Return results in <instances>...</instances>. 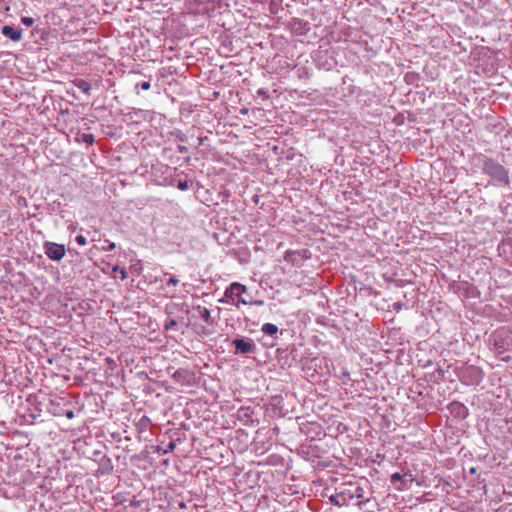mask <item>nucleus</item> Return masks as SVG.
<instances>
[{
	"mask_svg": "<svg viewBox=\"0 0 512 512\" xmlns=\"http://www.w3.org/2000/svg\"><path fill=\"white\" fill-rule=\"evenodd\" d=\"M482 172L492 178L499 185L509 186V170L494 159L484 157L482 161Z\"/></svg>",
	"mask_w": 512,
	"mask_h": 512,
	"instance_id": "1",
	"label": "nucleus"
},
{
	"mask_svg": "<svg viewBox=\"0 0 512 512\" xmlns=\"http://www.w3.org/2000/svg\"><path fill=\"white\" fill-rule=\"evenodd\" d=\"M246 293L247 287L245 285L239 282H233L225 289L224 297L221 298L219 302L231 303L239 308L241 304L246 305L249 303V300L243 296Z\"/></svg>",
	"mask_w": 512,
	"mask_h": 512,
	"instance_id": "2",
	"label": "nucleus"
},
{
	"mask_svg": "<svg viewBox=\"0 0 512 512\" xmlns=\"http://www.w3.org/2000/svg\"><path fill=\"white\" fill-rule=\"evenodd\" d=\"M45 254L50 260L60 261L65 256V246L55 242L46 241L43 244Z\"/></svg>",
	"mask_w": 512,
	"mask_h": 512,
	"instance_id": "3",
	"label": "nucleus"
},
{
	"mask_svg": "<svg viewBox=\"0 0 512 512\" xmlns=\"http://www.w3.org/2000/svg\"><path fill=\"white\" fill-rule=\"evenodd\" d=\"M232 343L235 346L234 354H250L255 353L257 350L254 341L250 338H236Z\"/></svg>",
	"mask_w": 512,
	"mask_h": 512,
	"instance_id": "4",
	"label": "nucleus"
},
{
	"mask_svg": "<svg viewBox=\"0 0 512 512\" xmlns=\"http://www.w3.org/2000/svg\"><path fill=\"white\" fill-rule=\"evenodd\" d=\"M342 494L346 497L348 503L354 498L363 499L365 497L364 489L361 486L352 483H349L342 489Z\"/></svg>",
	"mask_w": 512,
	"mask_h": 512,
	"instance_id": "5",
	"label": "nucleus"
},
{
	"mask_svg": "<svg viewBox=\"0 0 512 512\" xmlns=\"http://www.w3.org/2000/svg\"><path fill=\"white\" fill-rule=\"evenodd\" d=\"M1 34L13 42H19L22 39L23 29L4 25L1 28Z\"/></svg>",
	"mask_w": 512,
	"mask_h": 512,
	"instance_id": "6",
	"label": "nucleus"
},
{
	"mask_svg": "<svg viewBox=\"0 0 512 512\" xmlns=\"http://www.w3.org/2000/svg\"><path fill=\"white\" fill-rule=\"evenodd\" d=\"M451 413L460 418H465L468 415L467 407L459 402L451 403Z\"/></svg>",
	"mask_w": 512,
	"mask_h": 512,
	"instance_id": "7",
	"label": "nucleus"
},
{
	"mask_svg": "<svg viewBox=\"0 0 512 512\" xmlns=\"http://www.w3.org/2000/svg\"><path fill=\"white\" fill-rule=\"evenodd\" d=\"M194 310H196L200 316V318L207 324H213L214 320L211 317V313L209 309L206 307H203L201 305H197L194 307Z\"/></svg>",
	"mask_w": 512,
	"mask_h": 512,
	"instance_id": "8",
	"label": "nucleus"
},
{
	"mask_svg": "<svg viewBox=\"0 0 512 512\" xmlns=\"http://www.w3.org/2000/svg\"><path fill=\"white\" fill-rule=\"evenodd\" d=\"M73 84L79 89L81 90L84 94L86 95H90V92H91V89H92V86L90 84L89 81L85 80V79H82V78H76L74 81H73Z\"/></svg>",
	"mask_w": 512,
	"mask_h": 512,
	"instance_id": "9",
	"label": "nucleus"
},
{
	"mask_svg": "<svg viewBox=\"0 0 512 512\" xmlns=\"http://www.w3.org/2000/svg\"><path fill=\"white\" fill-rule=\"evenodd\" d=\"M165 312L168 315V318H167V320L164 323V329L167 330V331H169V330H177L178 321L176 319H174V318H171V315L173 313L170 311V308L166 307Z\"/></svg>",
	"mask_w": 512,
	"mask_h": 512,
	"instance_id": "10",
	"label": "nucleus"
},
{
	"mask_svg": "<svg viewBox=\"0 0 512 512\" xmlns=\"http://www.w3.org/2000/svg\"><path fill=\"white\" fill-rule=\"evenodd\" d=\"M329 500L332 504L338 507L346 506L348 505V502L346 500V497L342 494V490L336 493L335 495H331L329 497Z\"/></svg>",
	"mask_w": 512,
	"mask_h": 512,
	"instance_id": "11",
	"label": "nucleus"
},
{
	"mask_svg": "<svg viewBox=\"0 0 512 512\" xmlns=\"http://www.w3.org/2000/svg\"><path fill=\"white\" fill-rule=\"evenodd\" d=\"M466 373L472 378L471 384H478L482 379L481 370L479 368L471 366L466 369Z\"/></svg>",
	"mask_w": 512,
	"mask_h": 512,
	"instance_id": "12",
	"label": "nucleus"
},
{
	"mask_svg": "<svg viewBox=\"0 0 512 512\" xmlns=\"http://www.w3.org/2000/svg\"><path fill=\"white\" fill-rule=\"evenodd\" d=\"M407 477H409V481H413V476L411 473H406L404 476H402L399 472H396L391 475V483L395 482H401L404 486L407 484Z\"/></svg>",
	"mask_w": 512,
	"mask_h": 512,
	"instance_id": "13",
	"label": "nucleus"
},
{
	"mask_svg": "<svg viewBox=\"0 0 512 512\" xmlns=\"http://www.w3.org/2000/svg\"><path fill=\"white\" fill-rule=\"evenodd\" d=\"M493 350L497 353V354H502L504 353L505 351L508 350V346L507 344L505 343L504 340L502 339H498V338H495L494 339V344H493Z\"/></svg>",
	"mask_w": 512,
	"mask_h": 512,
	"instance_id": "14",
	"label": "nucleus"
},
{
	"mask_svg": "<svg viewBox=\"0 0 512 512\" xmlns=\"http://www.w3.org/2000/svg\"><path fill=\"white\" fill-rule=\"evenodd\" d=\"M261 331H262L265 335L273 336V335L277 334V332H278V327H277L275 324H272V323H265V324L262 326Z\"/></svg>",
	"mask_w": 512,
	"mask_h": 512,
	"instance_id": "15",
	"label": "nucleus"
},
{
	"mask_svg": "<svg viewBox=\"0 0 512 512\" xmlns=\"http://www.w3.org/2000/svg\"><path fill=\"white\" fill-rule=\"evenodd\" d=\"M298 255V252L293 250H287L284 255V260L288 263L294 264L296 261V256Z\"/></svg>",
	"mask_w": 512,
	"mask_h": 512,
	"instance_id": "16",
	"label": "nucleus"
},
{
	"mask_svg": "<svg viewBox=\"0 0 512 512\" xmlns=\"http://www.w3.org/2000/svg\"><path fill=\"white\" fill-rule=\"evenodd\" d=\"M21 22L27 27H30L34 24L35 20L32 17L23 16L21 17Z\"/></svg>",
	"mask_w": 512,
	"mask_h": 512,
	"instance_id": "17",
	"label": "nucleus"
},
{
	"mask_svg": "<svg viewBox=\"0 0 512 512\" xmlns=\"http://www.w3.org/2000/svg\"><path fill=\"white\" fill-rule=\"evenodd\" d=\"M179 283V279L176 276L171 275L167 280L166 284L168 286H176Z\"/></svg>",
	"mask_w": 512,
	"mask_h": 512,
	"instance_id": "18",
	"label": "nucleus"
},
{
	"mask_svg": "<svg viewBox=\"0 0 512 512\" xmlns=\"http://www.w3.org/2000/svg\"><path fill=\"white\" fill-rule=\"evenodd\" d=\"M138 87H140L142 90H149L151 87V84L149 81H143L136 85V88H138Z\"/></svg>",
	"mask_w": 512,
	"mask_h": 512,
	"instance_id": "19",
	"label": "nucleus"
},
{
	"mask_svg": "<svg viewBox=\"0 0 512 512\" xmlns=\"http://www.w3.org/2000/svg\"><path fill=\"white\" fill-rule=\"evenodd\" d=\"M75 241L79 244V245H86L87 243V240L86 238L83 236V235H77L75 237Z\"/></svg>",
	"mask_w": 512,
	"mask_h": 512,
	"instance_id": "20",
	"label": "nucleus"
},
{
	"mask_svg": "<svg viewBox=\"0 0 512 512\" xmlns=\"http://www.w3.org/2000/svg\"><path fill=\"white\" fill-rule=\"evenodd\" d=\"M184 371L182 370H177L174 374H173V378L174 380H176L177 382H180L182 380V375H183Z\"/></svg>",
	"mask_w": 512,
	"mask_h": 512,
	"instance_id": "21",
	"label": "nucleus"
},
{
	"mask_svg": "<svg viewBox=\"0 0 512 512\" xmlns=\"http://www.w3.org/2000/svg\"><path fill=\"white\" fill-rule=\"evenodd\" d=\"M113 270H114V271H119V272H120V276H121V278H122V279H126V278H127V276H128V275H127V272H126L124 269L119 268L118 266H115V267L113 268Z\"/></svg>",
	"mask_w": 512,
	"mask_h": 512,
	"instance_id": "22",
	"label": "nucleus"
},
{
	"mask_svg": "<svg viewBox=\"0 0 512 512\" xmlns=\"http://www.w3.org/2000/svg\"><path fill=\"white\" fill-rule=\"evenodd\" d=\"M84 141L88 144H92L94 142V137L92 134H84Z\"/></svg>",
	"mask_w": 512,
	"mask_h": 512,
	"instance_id": "23",
	"label": "nucleus"
},
{
	"mask_svg": "<svg viewBox=\"0 0 512 512\" xmlns=\"http://www.w3.org/2000/svg\"><path fill=\"white\" fill-rule=\"evenodd\" d=\"M176 445L174 442H170L167 446V449L163 451L164 454H167L175 449Z\"/></svg>",
	"mask_w": 512,
	"mask_h": 512,
	"instance_id": "24",
	"label": "nucleus"
},
{
	"mask_svg": "<svg viewBox=\"0 0 512 512\" xmlns=\"http://www.w3.org/2000/svg\"><path fill=\"white\" fill-rule=\"evenodd\" d=\"M177 152H179L180 154H186L188 153V148L184 145H178Z\"/></svg>",
	"mask_w": 512,
	"mask_h": 512,
	"instance_id": "25",
	"label": "nucleus"
},
{
	"mask_svg": "<svg viewBox=\"0 0 512 512\" xmlns=\"http://www.w3.org/2000/svg\"><path fill=\"white\" fill-rule=\"evenodd\" d=\"M178 188L180 190H187L189 188L188 182L187 181H184V182L180 181L178 183Z\"/></svg>",
	"mask_w": 512,
	"mask_h": 512,
	"instance_id": "26",
	"label": "nucleus"
},
{
	"mask_svg": "<svg viewBox=\"0 0 512 512\" xmlns=\"http://www.w3.org/2000/svg\"><path fill=\"white\" fill-rule=\"evenodd\" d=\"M116 247L115 243L114 242H110L106 247H103V250L105 251H112L114 250Z\"/></svg>",
	"mask_w": 512,
	"mask_h": 512,
	"instance_id": "27",
	"label": "nucleus"
},
{
	"mask_svg": "<svg viewBox=\"0 0 512 512\" xmlns=\"http://www.w3.org/2000/svg\"><path fill=\"white\" fill-rule=\"evenodd\" d=\"M248 304H253V305H257V306H262V305H264V301H263V300H254V301L249 300V303H248Z\"/></svg>",
	"mask_w": 512,
	"mask_h": 512,
	"instance_id": "28",
	"label": "nucleus"
},
{
	"mask_svg": "<svg viewBox=\"0 0 512 512\" xmlns=\"http://www.w3.org/2000/svg\"><path fill=\"white\" fill-rule=\"evenodd\" d=\"M368 501H369V499H368V498H365V497H364L363 499H361V500L357 503L358 508H360V509H361V508L363 507V505H364L366 502H368Z\"/></svg>",
	"mask_w": 512,
	"mask_h": 512,
	"instance_id": "29",
	"label": "nucleus"
},
{
	"mask_svg": "<svg viewBox=\"0 0 512 512\" xmlns=\"http://www.w3.org/2000/svg\"><path fill=\"white\" fill-rule=\"evenodd\" d=\"M206 140H207V136L198 137V146L203 145Z\"/></svg>",
	"mask_w": 512,
	"mask_h": 512,
	"instance_id": "30",
	"label": "nucleus"
},
{
	"mask_svg": "<svg viewBox=\"0 0 512 512\" xmlns=\"http://www.w3.org/2000/svg\"><path fill=\"white\" fill-rule=\"evenodd\" d=\"M65 416L68 418V419H72L74 418V412L72 410H67L65 411Z\"/></svg>",
	"mask_w": 512,
	"mask_h": 512,
	"instance_id": "31",
	"label": "nucleus"
},
{
	"mask_svg": "<svg viewBox=\"0 0 512 512\" xmlns=\"http://www.w3.org/2000/svg\"><path fill=\"white\" fill-rule=\"evenodd\" d=\"M149 421H150V420H149V418H148L147 416H143V417L141 418V420H140V423H141L142 425H146L147 423H149Z\"/></svg>",
	"mask_w": 512,
	"mask_h": 512,
	"instance_id": "32",
	"label": "nucleus"
},
{
	"mask_svg": "<svg viewBox=\"0 0 512 512\" xmlns=\"http://www.w3.org/2000/svg\"><path fill=\"white\" fill-rule=\"evenodd\" d=\"M178 139L181 141V142H185L186 141V136L182 133H180L178 136Z\"/></svg>",
	"mask_w": 512,
	"mask_h": 512,
	"instance_id": "33",
	"label": "nucleus"
},
{
	"mask_svg": "<svg viewBox=\"0 0 512 512\" xmlns=\"http://www.w3.org/2000/svg\"><path fill=\"white\" fill-rule=\"evenodd\" d=\"M258 94H259V95H265V91H264L263 89H259V90H258Z\"/></svg>",
	"mask_w": 512,
	"mask_h": 512,
	"instance_id": "34",
	"label": "nucleus"
},
{
	"mask_svg": "<svg viewBox=\"0 0 512 512\" xmlns=\"http://www.w3.org/2000/svg\"><path fill=\"white\" fill-rule=\"evenodd\" d=\"M397 309H400V304H395Z\"/></svg>",
	"mask_w": 512,
	"mask_h": 512,
	"instance_id": "35",
	"label": "nucleus"
}]
</instances>
